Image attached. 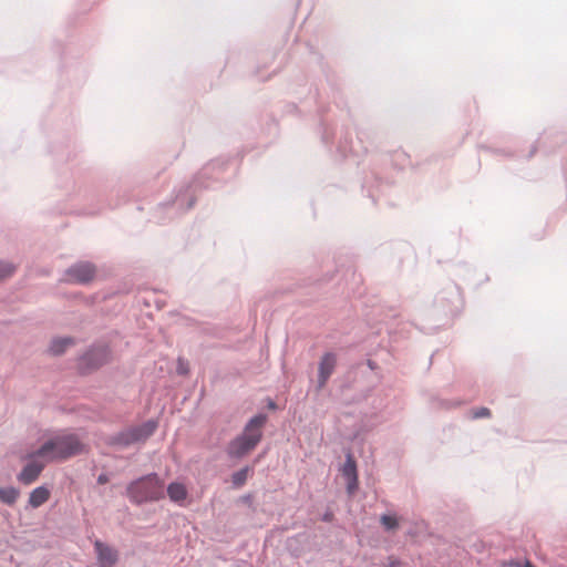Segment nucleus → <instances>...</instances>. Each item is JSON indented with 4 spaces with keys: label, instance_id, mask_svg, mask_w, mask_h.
Wrapping results in <instances>:
<instances>
[{
    "label": "nucleus",
    "instance_id": "1",
    "mask_svg": "<svg viewBox=\"0 0 567 567\" xmlns=\"http://www.w3.org/2000/svg\"><path fill=\"white\" fill-rule=\"evenodd\" d=\"M83 451L84 445L75 435H64L44 443L33 456L43 457L47 461L65 460Z\"/></svg>",
    "mask_w": 567,
    "mask_h": 567
},
{
    "label": "nucleus",
    "instance_id": "2",
    "mask_svg": "<svg viewBox=\"0 0 567 567\" xmlns=\"http://www.w3.org/2000/svg\"><path fill=\"white\" fill-rule=\"evenodd\" d=\"M265 423V415L254 416L246 425L243 434L230 442L228 454L234 457H241L252 451L261 440V427Z\"/></svg>",
    "mask_w": 567,
    "mask_h": 567
},
{
    "label": "nucleus",
    "instance_id": "3",
    "mask_svg": "<svg viewBox=\"0 0 567 567\" xmlns=\"http://www.w3.org/2000/svg\"><path fill=\"white\" fill-rule=\"evenodd\" d=\"M127 496L136 504L158 501L164 497V482L156 474L147 475L128 485Z\"/></svg>",
    "mask_w": 567,
    "mask_h": 567
},
{
    "label": "nucleus",
    "instance_id": "4",
    "mask_svg": "<svg viewBox=\"0 0 567 567\" xmlns=\"http://www.w3.org/2000/svg\"><path fill=\"white\" fill-rule=\"evenodd\" d=\"M110 359V351L105 347H99L89 351L80 361L83 370H91L101 367Z\"/></svg>",
    "mask_w": 567,
    "mask_h": 567
},
{
    "label": "nucleus",
    "instance_id": "5",
    "mask_svg": "<svg viewBox=\"0 0 567 567\" xmlns=\"http://www.w3.org/2000/svg\"><path fill=\"white\" fill-rule=\"evenodd\" d=\"M68 280L71 282L86 284L95 276V267L90 262H79L66 271Z\"/></svg>",
    "mask_w": 567,
    "mask_h": 567
},
{
    "label": "nucleus",
    "instance_id": "6",
    "mask_svg": "<svg viewBox=\"0 0 567 567\" xmlns=\"http://www.w3.org/2000/svg\"><path fill=\"white\" fill-rule=\"evenodd\" d=\"M157 427V423L154 421H147L141 426L128 430L122 435L124 444H132L140 441H145L151 436Z\"/></svg>",
    "mask_w": 567,
    "mask_h": 567
},
{
    "label": "nucleus",
    "instance_id": "7",
    "mask_svg": "<svg viewBox=\"0 0 567 567\" xmlns=\"http://www.w3.org/2000/svg\"><path fill=\"white\" fill-rule=\"evenodd\" d=\"M95 550L101 567H112L117 560V553L101 542L95 543Z\"/></svg>",
    "mask_w": 567,
    "mask_h": 567
},
{
    "label": "nucleus",
    "instance_id": "8",
    "mask_svg": "<svg viewBox=\"0 0 567 567\" xmlns=\"http://www.w3.org/2000/svg\"><path fill=\"white\" fill-rule=\"evenodd\" d=\"M336 367V357L332 353H326L319 364V386L326 385L329 377Z\"/></svg>",
    "mask_w": 567,
    "mask_h": 567
},
{
    "label": "nucleus",
    "instance_id": "9",
    "mask_svg": "<svg viewBox=\"0 0 567 567\" xmlns=\"http://www.w3.org/2000/svg\"><path fill=\"white\" fill-rule=\"evenodd\" d=\"M43 467V463H40L38 461L30 462L23 467L22 472L20 473L19 481L25 485L33 483L39 477Z\"/></svg>",
    "mask_w": 567,
    "mask_h": 567
},
{
    "label": "nucleus",
    "instance_id": "10",
    "mask_svg": "<svg viewBox=\"0 0 567 567\" xmlns=\"http://www.w3.org/2000/svg\"><path fill=\"white\" fill-rule=\"evenodd\" d=\"M50 498V491L43 486L34 488L29 497V504L37 508L43 505Z\"/></svg>",
    "mask_w": 567,
    "mask_h": 567
},
{
    "label": "nucleus",
    "instance_id": "11",
    "mask_svg": "<svg viewBox=\"0 0 567 567\" xmlns=\"http://www.w3.org/2000/svg\"><path fill=\"white\" fill-rule=\"evenodd\" d=\"M167 495L171 501L179 503L186 499L187 489L181 483H171L167 487Z\"/></svg>",
    "mask_w": 567,
    "mask_h": 567
},
{
    "label": "nucleus",
    "instance_id": "12",
    "mask_svg": "<svg viewBox=\"0 0 567 567\" xmlns=\"http://www.w3.org/2000/svg\"><path fill=\"white\" fill-rule=\"evenodd\" d=\"M19 496V491L14 487L0 488V501L12 505Z\"/></svg>",
    "mask_w": 567,
    "mask_h": 567
},
{
    "label": "nucleus",
    "instance_id": "13",
    "mask_svg": "<svg viewBox=\"0 0 567 567\" xmlns=\"http://www.w3.org/2000/svg\"><path fill=\"white\" fill-rule=\"evenodd\" d=\"M71 344H73V340L70 338L55 339L50 346V351L53 354H61Z\"/></svg>",
    "mask_w": 567,
    "mask_h": 567
},
{
    "label": "nucleus",
    "instance_id": "14",
    "mask_svg": "<svg viewBox=\"0 0 567 567\" xmlns=\"http://www.w3.org/2000/svg\"><path fill=\"white\" fill-rule=\"evenodd\" d=\"M381 523L388 530L394 529L399 525L398 518L392 515H382Z\"/></svg>",
    "mask_w": 567,
    "mask_h": 567
},
{
    "label": "nucleus",
    "instance_id": "15",
    "mask_svg": "<svg viewBox=\"0 0 567 567\" xmlns=\"http://www.w3.org/2000/svg\"><path fill=\"white\" fill-rule=\"evenodd\" d=\"M248 476V468H243L236 473L233 474V483L236 486H241Z\"/></svg>",
    "mask_w": 567,
    "mask_h": 567
},
{
    "label": "nucleus",
    "instance_id": "16",
    "mask_svg": "<svg viewBox=\"0 0 567 567\" xmlns=\"http://www.w3.org/2000/svg\"><path fill=\"white\" fill-rule=\"evenodd\" d=\"M14 272V266L8 262H0V280L11 276Z\"/></svg>",
    "mask_w": 567,
    "mask_h": 567
},
{
    "label": "nucleus",
    "instance_id": "17",
    "mask_svg": "<svg viewBox=\"0 0 567 567\" xmlns=\"http://www.w3.org/2000/svg\"><path fill=\"white\" fill-rule=\"evenodd\" d=\"M491 416V411L487 408H478L472 411L473 419L488 417Z\"/></svg>",
    "mask_w": 567,
    "mask_h": 567
},
{
    "label": "nucleus",
    "instance_id": "18",
    "mask_svg": "<svg viewBox=\"0 0 567 567\" xmlns=\"http://www.w3.org/2000/svg\"><path fill=\"white\" fill-rule=\"evenodd\" d=\"M176 371L178 374L185 375L189 371L188 362L182 358L177 361Z\"/></svg>",
    "mask_w": 567,
    "mask_h": 567
},
{
    "label": "nucleus",
    "instance_id": "19",
    "mask_svg": "<svg viewBox=\"0 0 567 567\" xmlns=\"http://www.w3.org/2000/svg\"><path fill=\"white\" fill-rule=\"evenodd\" d=\"M344 474L350 476V475H353V480L354 482L357 481V477H355V466L352 462H348L344 466Z\"/></svg>",
    "mask_w": 567,
    "mask_h": 567
},
{
    "label": "nucleus",
    "instance_id": "20",
    "mask_svg": "<svg viewBox=\"0 0 567 567\" xmlns=\"http://www.w3.org/2000/svg\"><path fill=\"white\" fill-rule=\"evenodd\" d=\"M97 482L100 484H104L107 482V477L105 475H100L99 478H97Z\"/></svg>",
    "mask_w": 567,
    "mask_h": 567
},
{
    "label": "nucleus",
    "instance_id": "21",
    "mask_svg": "<svg viewBox=\"0 0 567 567\" xmlns=\"http://www.w3.org/2000/svg\"><path fill=\"white\" fill-rule=\"evenodd\" d=\"M525 567H534L532 564L527 563Z\"/></svg>",
    "mask_w": 567,
    "mask_h": 567
},
{
    "label": "nucleus",
    "instance_id": "22",
    "mask_svg": "<svg viewBox=\"0 0 567 567\" xmlns=\"http://www.w3.org/2000/svg\"><path fill=\"white\" fill-rule=\"evenodd\" d=\"M348 489L351 492V489H352V485L351 484H349Z\"/></svg>",
    "mask_w": 567,
    "mask_h": 567
}]
</instances>
